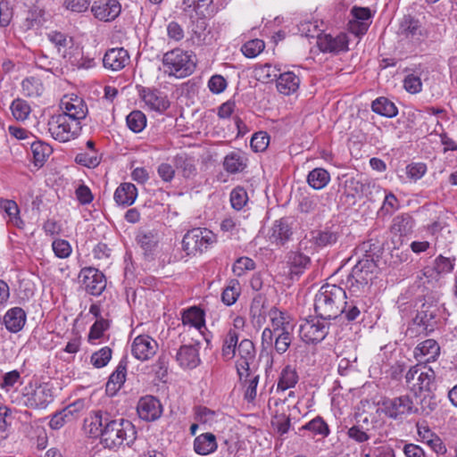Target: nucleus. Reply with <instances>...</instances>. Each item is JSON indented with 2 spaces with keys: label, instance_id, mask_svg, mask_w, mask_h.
I'll use <instances>...</instances> for the list:
<instances>
[{
  "label": "nucleus",
  "instance_id": "obj_47",
  "mask_svg": "<svg viewBox=\"0 0 457 457\" xmlns=\"http://www.w3.org/2000/svg\"><path fill=\"white\" fill-rule=\"evenodd\" d=\"M303 430L311 432L312 436H320L321 438H325L330 434L328 425L320 416H316L299 428V432Z\"/></svg>",
  "mask_w": 457,
  "mask_h": 457
},
{
  "label": "nucleus",
  "instance_id": "obj_48",
  "mask_svg": "<svg viewBox=\"0 0 457 457\" xmlns=\"http://www.w3.org/2000/svg\"><path fill=\"white\" fill-rule=\"evenodd\" d=\"M330 181L328 171L323 168H315L307 176V183L313 189L324 188Z\"/></svg>",
  "mask_w": 457,
  "mask_h": 457
},
{
  "label": "nucleus",
  "instance_id": "obj_7",
  "mask_svg": "<svg viewBox=\"0 0 457 457\" xmlns=\"http://www.w3.org/2000/svg\"><path fill=\"white\" fill-rule=\"evenodd\" d=\"M375 269V262L369 257L358 261L346 278L345 283L350 292L357 293L367 287Z\"/></svg>",
  "mask_w": 457,
  "mask_h": 457
},
{
  "label": "nucleus",
  "instance_id": "obj_52",
  "mask_svg": "<svg viewBox=\"0 0 457 457\" xmlns=\"http://www.w3.org/2000/svg\"><path fill=\"white\" fill-rule=\"evenodd\" d=\"M241 294L240 283L237 279H230L221 294L222 302L230 306L234 304Z\"/></svg>",
  "mask_w": 457,
  "mask_h": 457
},
{
  "label": "nucleus",
  "instance_id": "obj_31",
  "mask_svg": "<svg viewBox=\"0 0 457 457\" xmlns=\"http://www.w3.org/2000/svg\"><path fill=\"white\" fill-rule=\"evenodd\" d=\"M269 317L271 323L270 328L275 331V334L293 332L294 325L290 322V317L286 312L273 307L269 312Z\"/></svg>",
  "mask_w": 457,
  "mask_h": 457
},
{
  "label": "nucleus",
  "instance_id": "obj_4",
  "mask_svg": "<svg viewBox=\"0 0 457 457\" xmlns=\"http://www.w3.org/2000/svg\"><path fill=\"white\" fill-rule=\"evenodd\" d=\"M408 388L416 395L436 389V373L425 363L411 366L405 375Z\"/></svg>",
  "mask_w": 457,
  "mask_h": 457
},
{
  "label": "nucleus",
  "instance_id": "obj_5",
  "mask_svg": "<svg viewBox=\"0 0 457 457\" xmlns=\"http://www.w3.org/2000/svg\"><path fill=\"white\" fill-rule=\"evenodd\" d=\"M216 235L205 228H194L188 230L182 239V250L187 256L202 253L216 243Z\"/></svg>",
  "mask_w": 457,
  "mask_h": 457
},
{
  "label": "nucleus",
  "instance_id": "obj_44",
  "mask_svg": "<svg viewBox=\"0 0 457 457\" xmlns=\"http://www.w3.org/2000/svg\"><path fill=\"white\" fill-rule=\"evenodd\" d=\"M30 145V150L33 156V162L36 166H43L48 157L53 153V148L50 145L43 141H33Z\"/></svg>",
  "mask_w": 457,
  "mask_h": 457
},
{
  "label": "nucleus",
  "instance_id": "obj_16",
  "mask_svg": "<svg viewBox=\"0 0 457 457\" xmlns=\"http://www.w3.org/2000/svg\"><path fill=\"white\" fill-rule=\"evenodd\" d=\"M60 108L62 111V115L67 116L72 121L80 123L87 117L88 112L85 101L77 96H64L61 100Z\"/></svg>",
  "mask_w": 457,
  "mask_h": 457
},
{
  "label": "nucleus",
  "instance_id": "obj_26",
  "mask_svg": "<svg viewBox=\"0 0 457 457\" xmlns=\"http://www.w3.org/2000/svg\"><path fill=\"white\" fill-rule=\"evenodd\" d=\"M293 232L286 219L276 220L269 233V239L271 243L278 245H285L291 238Z\"/></svg>",
  "mask_w": 457,
  "mask_h": 457
},
{
  "label": "nucleus",
  "instance_id": "obj_19",
  "mask_svg": "<svg viewBox=\"0 0 457 457\" xmlns=\"http://www.w3.org/2000/svg\"><path fill=\"white\" fill-rule=\"evenodd\" d=\"M317 45L323 53L338 54L348 50V38L345 33H339L336 37L330 34H318Z\"/></svg>",
  "mask_w": 457,
  "mask_h": 457
},
{
  "label": "nucleus",
  "instance_id": "obj_2",
  "mask_svg": "<svg viewBox=\"0 0 457 457\" xmlns=\"http://www.w3.org/2000/svg\"><path fill=\"white\" fill-rule=\"evenodd\" d=\"M345 291L337 286L323 285L314 298V312L322 320H335L341 315Z\"/></svg>",
  "mask_w": 457,
  "mask_h": 457
},
{
  "label": "nucleus",
  "instance_id": "obj_9",
  "mask_svg": "<svg viewBox=\"0 0 457 457\" xmlns=\"http://www.w3.org/2000/svg\"><path fill=\"white\" fill-rule=\"evenodd\" d=\"M379 405L381 413L392 420H399L404 415L418 412V409L414 408L412 400L408 395L384 398Z\"/></svg>",
  "mask_w": 457,
  "mask_h": 457
},
{
  "label": "nucleus",
  "instance_id": "obj_14",
  "mask_svg": "<svg viewBox=\"0 0 457 457\" xmlns=\"http://www.w3.org/2000/svg\"><path fill=\"white\" fill-rule=\"evenodd\" d=\"M342 235L341 224L328 222L324 227L311 232V242L317 247H327L335 245Z\"/></svg>",
  "mask_w": 457,
  "mask_h": 457
},
{
  "label": "nucleus",
  "instance_id": "obj_41",
  "mask_svg": "<svg viewBox=\"0 0 457 457\" xmlns=\"http://www.w3.org/2000/svg\"><path fill=\"white\" fill-rule=\"evenodd\" d=\"M67 62L78 69H90L96 65L95 58L89 54H85L80 47L76 46L69 56Z\"/></svg>",
  "mask_w": 457,
  "mask_h": 457
},
{
  "label": "nucleus",
  "instance_id": "obj_15",
  "mask_svg": "<svg viewBox=\"0 0 457 457\" xmlns=\"http://www.w3.org/2000/svg\"><path fill=\"white\" fill-rule=\"evenodd\" d=\"M440 310L436 304L424 303L420 309L417 312L412 322L426 331V333L433 332L437 327Z\"/></svg>",
  "mask_w": 457,
  "mask_h": 457
},
{
  "label": "nucleus",
  "instance_id": "obj_20",
  "mask_svg": "<svg viewBox=\"0 0 457 457\" xmlns=\"http://www.w3.org/2000/svg\"><path fill=\"white\" fill-rule=\"evenodd\" d=\"M139 93L142 100L152 111L162 113L170 105L167 95L157 88L143 87Z\"/></svg>",
  "mask_w": 457,
  "mask_h": 457
},
{
  "label": "nucleus",
  "instance_id": "obj_10",
  "mask_svg": "<svg viewBox=\"0 0 457 457\" xmlns=\"http://www.w3.org/2000/svg\"><path fill=\"white\" fill-rule=\"evenodd\" d=\"M328 320L316 317L303 320L299 328L301 339L307 344H318L325 339L328 334Z\"/></svg>",
  "mask_w": 457,
  "mask_h": 457
},
{
  "label": "nucleus",
  "instance_id": "obj_59",
  "mask_svg": "<svg viewBox=\"0 0 457 457\" xmlns=\"http://www.w3.org/2000/svg\"><path fill=\"white\" fill-rule=\"evenodd\" d=\"M265 48V43L263 40L255 38L245 42L241 51L243 54L247 58H254L260 54Z\"/></svg>",
  "mask_w": 457,
  "mask_h": 457
},
{
  "label": "nucleus",
  "instance_id": "obj_64",
  "mask_svg": "<svg viewBox=\"0 0 457 457\" xmlns=\"http://www.w3.org/2000/svg\"><path fill=\"white\" fill-rule=\"evenodd\" d=\"M112 351L110 347L104 346L91 355V363L95 368L100 369L108 364L112 359Z\"/></svg>",
  "mask_w": 457,
  "mask_h": 457
},
{
  "label": "nucleus",
  "instance_id": "obj_50",
  "mask_svg": "<svg viewBox=\"0 0 457 457\" xmlns=\"http://www.w3.org/2000/svg\"><path fill=\"white\" fill-rule=\"evenodd\" d=\"M45 87L40 79L28 77L21 82V91L27 97H38L44 93Z\"/></svg>",
  "mask_w": 457,
  "mask_h": 457
},
{
  "label": "nucleus",
  "instance_id": "obj_39",
  "mask_svg": "<svg viewBox=\"0 0 457 457\" xmlns=\"http://www.w3.org/2000/svg\"><path fill=\"white\" fill-rule=\"evenodd\" d=\"M287 263L290 268V274L298 276L308 268L311 259L299 251H292L287 254Z\"/></svg>",
  "mask_w": 457,
  "mask_h": 457
},
{
  "label": "nucleus",
  "instance_id": "obj_11",
  "mask_svg": "<svg viewBox=\"0 0 457 457\" xmlns=\"http://www.w3.org/2000/svg\"><path fill=\"white\" fill-rule=\"evenodd\" d=\"M54 400L51 387L47 384H40L35 387L24 388L22 403L31 409H44Z\"/></svg>",
  "mask_w": 457,
  "mask_h": 457
},
{
  "label": "nucleus",
  "instance_id": "obj_61",
  "mask_svg": "<svg viewBox=\"0 0 457 457\" xmlns=\"http://www.w3.org/2000/svg\"><path fill=\"white\" fill-rule=\"evenodd\" d=\"M11 110L17 120H25L31 112L29 104L25 100L20 98L12 101Z\"/></svg>",
  "mask_w": 457,
  "mask_h": 457
},
{
  "label": "nucleus",
  "instance_id": "obj_58",
  "mask_svg": "<svg viewBox=\"0 0 457 457\" xmlns=\"http://www.w3.org/2000/svg\"><path fill=\"white\" fill-rule=\"evenodd\" d=\"M259 378V375L253 373L249 378L244 377L243 381H240L245 387L244 398L248 403L253 402L256 398Z\"/></svg>",
  "mask_w": 457,
  "mask_h": 457
},
{
  "label": "nucleus",
  "instance_id": "obj_55",
  "mask_svg": "<svg viewBox=\"0 0 457 457\" xmlns=\"http://www.w3.org/2000/svg\"><path fill=\"white\" fill-rule=\"evenodd\" d=\"M420 396V408H417L418 412L420 411L422 415H429L437 406V399L434 391H431V393L424 392Z\"/></svg>",
  "mask_w": 457,
  "mask_h": 457
},
{
  "label": "nucleus",
  "instance_id": "obj_27",
  "mask_svg": "<svg viewBox=\"0 0 457 457\" xmlns=\"http://www.w3.org/2000/svg\"><path fill=\"white\" fill-rule=\"evenodd\" d=\"M46 11L39 6H32L26 15V18L20 25V29L23 32L38 29L46 21Z\"/></svg>",
  "mask_w": 457,
  "mask_h": 457
},
{
  "label": "nucleus",
  "instance_id": "obj_23",
  "mask_svg": "<svg viewBox=\"0 0 457 457\" xmlns=\"http://www.w3.org/2000/svg\"><path fill=\"white\" fill-rule=\"evenodd\" d=\"M121 11V5L117 0H100L95 2L91 7L94 16L104 21L116 19Z\"/></svg>",
  "mask_w": 457,
  "mask_h": 457
},
{
  "label": "nucleus",
  "instance_id": "obj_51",
  "mask_svg": "<svg viewBox=\"0 0 457 457\" xmlns=\"http://www.w3.org/2000/svg\"><path fill=\"white\" fill-rule=\"evenodd\" d=\"M298 382V375L295 369L287 365L279 375L277 390L285 391L294 387Z\"/></svg>",
  "mask_w": 457,
  "mask_h": 457
},
{
  "label": "nucleus",
  "instance_id": "obj_32",
  "mask_svg": "<svg viewBox=\"0 0 457 457\" xmlns=\"http://www.w3.org/2000/svg\"><path fill=\"white\" fill-rule=\"evenodd\" d=\"M27 315L21 307H13L6 312L4 323L7 330L12 333L21 331L26 323Z\"/></svg>",
  "mask_w": 457,
  "mask_h": 457
},
{
  "label": "nucleus",
  "instance_id": "obj_6",
  "mask_svg": "<svg viewBox=\"0 0 457 457\" xmlns=\"http://www.w3.org/2000/svg\"><path fill=\"white\" fill-rule=\"evenodd\" d=\"M80 122L72 121L65 115L56 114L48 121V131L59 142H68L76 138L81 132Z\"/></svg>",
  "mask_w": 457,
  "mask_h": 457
},
{
  "label": "nucleus",
  "instance_id": "obj_45",
  "mask_svg": "<svg viewBox=\"0 0 457 457\" xmlns=\"http://www.w3.org/2000/svg\"><path fill=\"white\" fill-rule=\"evenodd\" d=\"M127 374V361L125 358L121 359L116 367L115 370L111 374L106 385L107 390L116 392L119 390L126 380Z\"/></svg>",
  "mask_w": 457,
  "mask_h": 457
},
{
  "label": "nucleus",
  "instance_id": "obj_1",
  "mask_svg": "<svg viewBox=\"0 0 457 457\" xmlns=\"http://www.w3.org/2000/svg\"><path fill=\"white\" fill-rule=\"evenodd\" d=\"M136 439L137 429L130 420L116 419L110 414L100 440L104 448L116 450L120 446L130 447Z\"/></svg>",
  "mask_w": 457,
  "mask_h": 457
},
{
  "label": "nucleus",
  "instance_id": "obj_34",
  "mask_svg": "<svg viewBox=\"0 0 457 457\" xmlns=\"http://www.w3.org/2000/svg\"><path fill=\"white\" fill-rule=\"evenodd\" d=\"M47 38L54 45L59 54L64 59L69 56L72 49L76 46L73 44L72 37L59 31H50L47 33Z\"/></svg>",
  "mask_w": 457,
  "mask_h": 457
},
{
  "label": "nucleus",
  "instance_id": "obj_18",
  "mask_svg": "<svg viewBox=\"0 0 457 457\" xmlns=\"http://www.w3.org/2000/svg\"><path fill=\"white\" fill-rule=\"evenodd\" d=\"M200 342L195 341L183 345L179 348L176 353V361L181 368L192 370L200 364Z\"/></svg>",
  "mask_w": 457,
  "mask_h": 457
},
{
  "label": "nucleus",
  "instance_id": "obj_22",
  "mask_svg": "<svg viewBox=\"0 0 457 457\" xmlns=\"http://www.w3.org/2000/svg\"><path fill=\"white\" fill-rule=\"evenodd\" d=\"M158 350L157 342L147 335L137 336L131 347L132 355L140 361L151 359Z\"/></svg>",
  "mask_w": 457,
  "mask_h": 457
},
{
  "label": "nucleus",
  "instance_id": "obj_46",
  "mask_svg": "<svg viewBox=\"0 0 457 457\" xmlns=\"http://www.w3.org/2000/svg\"><path fill=\"white\" fill-rule=\"evenodd\" d=\"M182 323L192 326L198 330L205 326L204 312L199 307L193 306L182 313Z\"/></svg>",
  "mask_w": 457,
  "mask_h": 457
},
{
  "label": "nucleus",
  "instance_id": "obj_57",
  "mask_svg": "<svg viewBox=\"0 0 457 457\" xmlns=\"http://www.w3.org/2000/svg\"><path fill=\"white\" fill-rule=\"evenodd\" d=\"M14 14V4L12 0L0 1V27L6 28L12 21Z\"/></svg>",
  "mask_w": 457,
  "mask_h": 457
},
{
  "label": "nucleus",
  "instance_id": "obj_38",
  "mask_svg": "<svg viewBox=\"0 0 457 457\" xmlns=\"http://www.w3.org/2000/svg\"><path fill=\"white\" fill-rule=\"evenodd\" d=\"M191 38L196 45L208 44L210 31L207 30V22L204 16H198L190 26Z\"/></svg>",
  "mask_w": 457,
  "mask_h": 457
},
{
  "label": "nucleus",
  "instance_id": "obj_17",
  "mask_svg": "<svg viewBox=\"0 0 457 457\" xmlns=\"http://www.w3.org/2000/svg\"><path fill=\"white\" fill-rule=\"evenodd\" d=\"M162 405L159 399L153 395L142 396L137 405V412L141 420L154 421L162 414Z\"/></svg>",
  "mask_w": 457,
  "mask_h": 457
},
{
  "label": "nucleus",
  "instance_id": "obj_29",
  "mask_svg": "<svg viewBox=\"0 0 457 457\" xmlns=\"http://www.w3.org/2000/svg\"><path fill=\"white\" fill-rule=\"evenodd\" d=\"M137 241L140 247L144 250L145 258L148 260H153L158 248V233L154 230L140 232L137 236Z\"/></svg>",
  "mask_w": 457,
  "mask_h": 457
},
{
  "label": "nucleus",
  "instance_id": "obj_53",
  "mask_svg": "<svg viewBox=\"0 0 457 457\" xmlns=\"http://www.w3.org/2000/svg\"><path fill=\"white\" fill-rule=\"evenodd\" d=\"M267 304V298L264 295L258 293L256 294L250 304V316L253 320L257 319L260 322V319H264L265 308Z\"/></svg>",
  "mask_w": 457,
  "mask_h": 457
},
{
  "label": "nucleus",
  "instance_id": "obj_28",
  "mask_svg": "<svg viewBox=\"0 0 457 457\" xmlns=\"http://www.w3.org/2000/svg\"><path fill=\"white\" fill-rule=\"evenodd\" d=\"M193 448L195 453L199 455L204 456L213 453L218 448L216 436L211 432L200 434L194 439Z\"/></svg>",
  "mask_w": 457,
  "mask_h": 457
},
{
  "label": "nucleus",
  "instance_id": "obj_63",
  "mask_svg": "<svg viewBox=\"0 0 457 457\" xmlns=\"http://www.w3.org/2000/svg\"><path fill=\"white\" fill-rule=\"evenodd\" d=\"M293 338V332L275 334V340L272 347H274L277 353L283 354L288 350Z\"/></svg>",
  "mask_w": 457,
  "mask_h": 457
},
{
  "label": "nucleus",
  "instance_id": "obj_36",
  "mask_svg": "<svg viewBox=\"0 0 457 457\" xmlns=\"http://www.w3.org/2000/svg\"><path fill=\"white\" fill-rule=\"evenodd\" d=\"M365 312V304L361 300L350 299L344 300L341 314H344L347 321L360 322L363 320V312Z\"/></svg>",
  "mask_w": 457,
  "mask_h": 457
},
{
  "label": "nucleus",
  "instance_id": "obj_54",
  "mask_svg": "<svg viewBox=\"0 0 457 457\" xmlns=\"http://www.w3.org/2000/svg\"><path fill=\"white\" fill-rule=\"evenodd\" d=\"M128 128L134 133L141 132L146 126V117L141 111L131 112L126 118Z\"/></svg>",
  "mask_w": 457,
  "mask_h": 457
},
{
  "label": "nucleus",
  "instance_id": "obj_8",
  "mask_svg": "<svg viewBox=\"0 0 457 457\" xmlns=\"http://www.w3.org/2000/svg\"><path fill=\"white\" fill-rule=\"evenodd\" d=\"M256 361V350L253 343L249 339H243L237 346V359L236 369L239 381L244 377L249 378L254 370Z\"/></svg>",
  "mask_w": 457,
  "mask_h": 457
},
{
  "label": "nucleus",
  "instance_id": "obj_21",
  "mask_svg": "<svg viewBox=\"0 0 457 457\" xmlns=\"http://www.w3.org/2000/svg\"><path fill=\"white\" fill-rule=\"evenodd\" d=\"M130 62V56L123 47H113L108 49L103 57V66L112 71H119L124 69Z\"/></svg>",
  "mask_w": 457,
  "mask_h": 457
},
{
  "label": "nucleus",
  "instance_id": "obj_33",
  "mask_svg": "<svg viewBox=\"0 0 457 457\" xmlns=\"http://www.w3.org/2000/svg\"><path fill=\"white\" fill-rule=\"evenodd\" d=\"M276 82L278 91L285 96H289L298 89L300 79L294 72L286 71L278 75Z\"/></svg>",
  "mask_w": 457,
  "mask_h": 457
},
{
  "label": "nucleus",
  "instance_id": "obj_13",
  "mask_svg": "<svg viewBox=\"0 0 457 457\" xmlns=\"http://www.w3.org/2000/svg\"><path fill=\"white\" fill-rule=\"evenodd\" d=\"M399 36L413 45H420L428 37V31L422 23L411 15L402 20L398 31Z\"/></svg>",
  "mask_w": 457,
  "mask_h": 457
},
{
  "label": "nucleus",
  "instance_id": "obj_56",
  "mask_svg": "<svg viewBox=\"0 0 457 457\" xmlns=\"http://www.w3.org/2000/svg\"><path fill=\"white\" fill-rule=\"evenodd\" d=\"M34 62L37 68L52 74H56L59 71L57 62L54 59L49 58L43 52L35 54Z\"/></svg>",
  "mask_w": 457,
  "mask_h": 457
},
{
  "label": "nucleus",
  "instance_id": "obj_40",
  "mask_svg": "<svg viewBox=\"0 0 457 457\" xmlns=\"http://www.w3.org/2000/svg\"><path fill=\"white\" fill-rule=\"evenodd\" d=\"M212 0H183L181 9L191 19L204 16Z\"/></svg>",
  "mask_w": 457,
  "mask_h": 457
},
{
  "label": "nucleus",
  "instance_id": "obj_37",
  "mask_svg": "<svg viewBox=\"0 0 457 457\" xmlns=\"http://www.w3.org/2000/svg\"><path fill=\"white\" fill-rule=\"evenodd\" d=\"M0 207L4 210L8 217L7 223L20 229L24 228L25 223L20 216V208L15 201L1 199Z\"/></svg>",
  "mask_w": 457,
  "mask_h": 457
},
{
  "label": "nucleus",
  "instance_id": "obj_25",
  "mask_svg": "<svg viewBox=\"0 0 457 457\" xmlns=\"http://www.w3.org/2000/svg\"><path fill=\"white\" fill-rule=\"evenodd\" d=\"M248 158L246 154L237 149L228 153L223 160V168L229 174L243 172L247 167Z\"/></svg>",
  "mask_w": 457,
  "mask_h": 457
},
{
  "label": "nucleus",
  "instance_id": "obj_49",
  "mask_svg": "<svg viewBox=\"0 0 457 457\" xmlns=\"http://www.w3.org/2000/svg\"><path fill=\"white\" fill-rule=\"evenodd\" d=\"M371 109L374 112L388 118H393L398 113L395 104L386 97H378L374 100L371 104Z\"/></svg>",
  "mask_w": 457,
  "mask_h": 457
},
{
  "label": "nucleus",
  "instance_id": "obj_42",
  "mask_svg": "<svg viewBox=\"0 0 457 457\" xmlns=\"http://www.w3.org/2000/svg\"><path fill=\"white\" fill-rule=\"evenodd\" d=\"M413 227V218L409 213H401L393 219L390 229L392 233L403 237L411 233Z\"/></svg>",
  "mask_w": 457,
  "mask_h": 457
},
{
  "label": "nucleus",
  "instance_id": "obj_60",
  "mask_svg": "<svg viewBox=\"0 0 457 457\" xmlns=\"http://www.w3.org/2000/svg\"><path fill=\"white\" fill-rule=\"evenodd\" d=\"M255 268L256 264L253 259L246 256H242L235 261L232 266V271L235 276L242 277L247 271L253 270Z\"/></svg>",
  "mask_w": 457,
  "mask_h": 457
},
{
  "label": "nucleus",
  "instance_id": "obj_62",
  "mask_svg": "<svg viewBox=\"0 0 457 457\" xmlns=\"http://www.w3.org/2000/svg\"><path fill=\"white\" fill-rule=\"evenodd\" d=\"M195 420L202 424L212 425L216 421L217 412L206 406L199 405L194 409Z\"/></svg>",
  "mask_w": 457,
  "mask_h": 457
},
{
  "label": "nucleus",
  "instance_id": "obj_43",
  "mask_svg": "<svg viewBox=\"0 0 457 457\" xmlns=\"http://www.w3.org/2000/svg\"><path fill=\"white\" fill-rule=\"evenodd\" d=\"M239 335L235 329H229L222 341L221 356L229 361L236 356L237 352Z\"/></svg>",
  "mask_w": 457,
  "mask_h": 457
},
{
  "label": "nucleus",
  "instance_id": "obj_24",
  "mask_svg": "<svg viewBox=\"0 0 457 457\" xmlns=\"http://www.w3.org/2000/svg\"><path fill=\"white\" fill-rule=\"evenodd\" d=\"M110 413L102 411H92L85 418L83 428L91 437L102 436Z\"/></svg>",
  "mask_w": 457,
  "mask_h": 457
},
{
  "label": "nucleus",
  "instance_id": "obj_12",
  "mask_svg": "<svg viewBox=\"0 0 457 457\" xmlns=\"http://www.w3.org/2000/svg\"><path fill=\"white\" fill-rule=\"evenodd\" d=\"M84 290L94 296H99L106 287V278L103 272L93 267L83 268L79 274Z\"/></svg>",
  "mask_w": 457,
  "mask_h": 457
},
{
  "label": "nucleus",
  "instance_id": "obj_3",
  "mask_svg": "<svg viewBox=\"0 0 457 457\" xmlns=\"http://www.w3.org/2000/svg\"><path fill=\"white\" fill-rule=\"evenodd\" d=\"M163 72L169 77L183 79L191 75L195 69V55L192 52L175 48L165 53L162 59Z\"/></svg>",
  "mask_w": 457,
  "mask_h": 457
},
{
  "label": "nucleus",
  "instance_id": "obj_35",
  "mask_svg": "<svg viewBox=\"0 0 457 457\" xmlns=\"http://www.w3.org/2000/svg\"><path fill=\"white\" fill-rule=\"evenodd\" d=\"M137 196V189L132 183H121L115 190L113 198L118 205L130 206Z\"/></svg>",
  "mask_w": 457,
  "mask_h": 457
},
{
  "label": "nucleus",
  "instance_id": "obj_30",
  "mask_svg": "<svg viewBox=\"0 0 457 457\" xmlns=\"http://www.w3.org/2000/svg\"><path fill=\"white\" fill-rule=\"evenodd\" d=\"M440 354V346L434 339H427L420 343L414 349L417 360L424 358L425 362L435 361Z\"/></svg>",
  "mask_w": 457,
  "mask_h": 457
}]
</instances>
